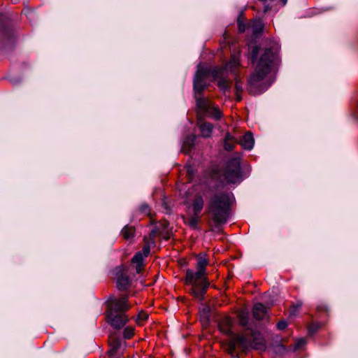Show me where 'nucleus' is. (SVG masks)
Wrapping results in <instances>:
<instances>
[{"mask_svg":"<svg viewBox=\"0 0 358 358\" xmlns=\"http://www.w3.org/2000/svg\"><path fill=\"white\" fill-rule=\"evenodd\" d=\"M3 17L2 15H0V20Z\"/></svg>","mask_w":358,"mask_h":358,"instance_id":"nucleus-36","label":"nucleus"},{"mask_svg":"<svg viewBox=\"0 0 358 358\" xmlns=\"http://www.w3.org/2000/svg\"><path fill=\"white\" fill-rule=\"evenodd\" d=\"M203 199L201 196L197 195L188 206L187 215L182 216L185 224L192 229H196L200 221V213L203 208Z\"/></svg>","mask_w":358,"mask_h":358,"instance_id":"nucleus-8","label":"nucleus"},{"mask_svg":"<svg viewBox=\"0 0 358 358\" xmlns=\"http://www.w3.org/2000/svg\"><path fill=\"white\" fill-rule=\"evenodd\" d=\"M195 140V135H190L187 136L183 141L182 151L185 154L189 153L192 149L194 148Z\"/></svg>","mask_w":358,"mask_h":358,"instance_id":"nucleus-16","label":"nucleus"},{"mask_svg":"<svg viewBox=\"0 0 358 358\" xmlns=\"http://www.w3.org/2000/svg\"><path fill=\"white\" fill-rule=\"evenodd\" d=\"M121 235L125 240H131L134 237L135 228L132 226L126 225L121 231Z\"/></svg>","mask_w":358,"mask_h":358,"instance_id":"nucleus-22","label":"nucleus"},{"mask_svg":"<svg viewBox=\"0 0 358 358\" xmlns=\"http://www.w3.org/2000/svg\"><path fill=\"white\" fill-rule=\"evenodd\" d=\"M240 52L237 51L231 55L230 60L227 63V67L229 68V71L234 77L235 80V89L236 92L243 91V86L241 83V78L238 76V69L240 67Z\"/></svg>","mask_w":358,"mask_h":358,"instance_id":"nucleus-9","label":"nucleus"},{"mask_svg":"<svg viewBox=\"0 0 358 358\" xmlns=\"http://www.w3.org/2000/svg\"><path fill=\"white\" fill-rule=\"evenodd\" d=\"M252 314L256 320H264L268 317L267 308L261 303H256L253 307Z\"/></svg>","mask_w":358,"mask_h":358,"instance_id":"nucleus-12","label":"nucleus"},{"mask_svg":"<svg viewBox=\"0 0 358 358\" xmlns=\"http://www.w3.org/2000/svg\"><path fill=\"white\" fill-rule=\"evenodd\" d=\"M219 329L224 334L229 335L231 333V320L229 317H224L219 322Z\"/></svg>","mask_w":358,"mask_h":358,"instance_id":"nucleus-14","label":"nucleus"},{"mask_svg":"<svg viewBox=\"0 0 358 358\" xmlns=\"http://www.w3.org/2000/svg\"><path fill=\"white\" fill-rule=\"evenodd\" d=\"M322 326V324L317 322L311 323L308 328V334H314Z\"/></svg>","mask_w":358,"mask_h":358,"instance_id":"nucleus-24","label":"nucleus"},{"mask_svg":"<svg viewBox=\"0 0 358 358\" xmlns=\"http://www.w3.org/2000/svg\"><path fill=\"white\" fill-rule=\"evenodd\" d=\"M129 295L110 296L106 302V317L108 322L115 329L122 328L129 321L127 312L131 308L129 303Z\"/></svg>","mask_w":358,"mask_h":358,"instance_id":"nucleus-4","label":"nucleus"},{"mask_svg":"<svg viewBox=\"0 0 358 358\" xmlns=\"http://www.w3.org/2000/svg\"><path fill=\"white\" fill-rule=\"evenodd\" d=\"M223 69H218L217 67L208 69L199 65L194 78V96L198 111L201 115L215 120H220L222 117V113L211 100L204 97L202 92L206 87V79L209 76L218 78L223 73Z\"/></svg>","mask_w":358,"mask_h":358,"instance_id":"nucleus-1","label":"nucleus"},{"mask_svg":"<svg viewBox=\"0 0 358 358\" xmlns=\"http://www.w3.org/2000/svg\"><path fill=\"white\" fill-rule=\"evenodd\" d=\"M306 344V340L304 338H300L296 339L294 341V343L290 346L292 348L293 351H296L303 346H305Z\"/></svg>","mask_w":358,"mask_h":358,"instance_id":"nucleus-23","label":"nucleus"},{"mask_svg":"<svg viewBox=\"0 0 358 358\" xmlns=\"http://www.w3.org/2000/svg\"><path fill=\"white\" fill-rule=\"evenodd\" d=\"M131 279L124 273L120 274L117 279V287L119 290H126L129 288Z\"/></svg>","mask_w":358,"mask_h":358,"instance_id":"nucleus-15","label":"nucleus"},{"mask_svg":"<svg viewBox=\"0 0 358 358\" xmlns=\"http://www.w3.org/2000/svg\"><path fill=\"white\" fill-rule=\"evenodd\" d=\"M302 304L301 303H298L296 305L293 306L290 310H289V315L290 316H295L300 308L301 307Z\"/></svg>","mask_w":358,"mask_h":358,"instance_id":"nucleus-29","label":"nucleus"},{"mask_svg":"<svg viewBox=\"0 0 358 358\" xmlns=\"http://www.w3.org/2000/svg\"><path fill=\"white\" fill-rule=\"evenodd\" d=\"M318 309L320 310H324V311H327V307L325 306H319L318 307Z\"/></svg>","mask_w":358,"mask_h":358,"instance_id":"nucleus-34","label":"nucleus"},{"mask_svg":"<svg viewBox=\"0 0 358 358\" xmlns=\"http://www.w3.org/2000/svg\"><path fill=\"white\" fill-rule=\"evenodd\" d=\"M134 335V329L132 327H127L123 331V336L125 339H130Z\"/></svg>","mask_w":358,"mask_h":358,"instance_id":"nucleus-25","label":"nucleus"},{"mask_svg":"<svg viewBox=\"0 0 358 358\" xmlns=\"http://www.w3.org/2000/svg\"><path fill=\"white\" fill-rule=\"evenodd\" d=\"M241 157L236 155L231 158L220 172V178L227 184H235L242 180Z\"/></svg>","mask_w":358,"mask_h":358,"instance_id":"nucleus-7","label":"nucleus"},{"mask_svg":"<svg viewBox=\"0 0 358 358\" xmlns=\"http://www.w3.org/2000/svg\"><path fill=\"white\" fill-rule=\"evenodd\" d=\"M138 210L141 214L149 215L150 214V209L148 204L142 203L139 208Z\"/></svg>","mask_w":358,"mask_h":358,"instance_id":"nucleus-28","label":"nucleus"},{"mask_svg":"<svg viewBox=\"0 0 358 358\" xmlns=\"http://www.w3.org/2000/svg\"><path fill=\"white\" fill-rule=\"evenodd\" d=\"M233 194L218 192L210 199L208 211L215 224L225 223L229 217Z\"/></svg>","mask_w":358,"mask_h":358,"instance_id":"nucleus-5","label":"nucleus"},{"mask_svg":"<svg viewBox=\"0 0 358 358\" xmlns=\"http://www.w3.org/2000/svg\"><path fill=\"white\" fill-rule=\"evenodd\" d=\"M249 27L252 29L253 35L257 36L262 32L264 24L261 20L255 19L251 21Z\"/></svg>","mask_w":358,"mask_h":358,"instance_id":"nucleus-19","label":"nucleus"},{"mask_svg":"<svg viewBox=\"0 0 358 358\" xmlns=\"http://www.w3.org/2000/svg\"><path fill=\"white\" fill-rule=\"evenodd\" d=\"M199 128L201 136L204 138H208L211 136L213 125L210 122H203L200 124Z\"/></svg>","mask_w":358,"mask_h":358,"instance_id":"nucleus-21","label":"nucleus"},{"mask_svg":"<svg viewBox=\"0 0 358 358\" xmlns=\"http://www.w3.org/2000/svg\"><path fill=\"white\" fill-rule=\"evenodd\" d=\"M148 317V315L147 313L141 311L138 315V317L136 319V322L138 324L141 325L142 323L145 321Z\"/></svg>","mask_w":358,"mask_h":358,"instance_id":"nucleus-27","label":"nucleus"},{"mask_svg":"<svg viewBox=\"0 0 358 358\" xmlns=\"http://www.w3.org/2000/svg\"><path fill=\"white\" fill-rule=\"evenodd\" d=\"M145 242L143 247L142 251L138 252L132 258V263L136 264V271L137 273H140L143 269V259L144 257L148 256L150 252V245L149 241H147V238H144Z\"/></svg>","mask_w":358,"mask_h":358,"instance_id":"nucleus-10","label":"nucleus"},{"mask_svg":"<svg viewBox=\"0 0 358 358\" xmlns=\"http://www.w3.org/2000/svg\"><path fill=\"white\" fill-rule=\"evenodd\" d=\"M277 49L273 46L262 50L257 45L252 46L248 53V59L252 64H255L254 72L248 79V85L250 87L262 91V82L270 73L271 65L276 58Z\"/></svg>","mask_w":358,"mask_h":358,"instance_id":"nucleus-2","label":"nucleus"},{"mask_svg":"<svg viewBox=\"0 0 358 358\" xmlns=\"http://www.w3.org/2000/svg\"><path fill=\"white\" fill-rule=\"evenodd\" d=\"M271 7L269 6L268 5H265L264 8V13L268 12V10H271Z\"/></svg>","mask_w":358,"mask_h":358,"instance_id":"nucleus-33","label":"nucleus"},{"mask_svg":"<svg viewBox=\"0 0 358 358\" xmlns=\"http://www.w3.org/2000/svg\"><path fill=\"white\" fill-rule=\"evenodd\" d=\"M199 317L203 324H208L210 318V308L207 305H203L199 310Z\"/></svg>","mask_w":358,"mask_h":358,"instance_id":"nucleus-20","label":"nucleus"},{"mask_svg":"<svg viewBox=\"0 0 358 358\" xmlns=\"http://www.w3.org/2000/svg\"><path fill=\"white\" fill-rule=\"evenodd\" d=\"M238 143V140L230 133H227L224 139V148L227 151L231 150L235 145Z\"/></svg>","mask_w":358,"mask_h":358,"instance_id":"nucleus-17","label":"nucleus"},{"mask_svg":"<svg viewBox=\"0 0 358 358\" xmlns=\"http://www.w3.org/2000/svg\"><path fill=\"white\" fill-rule=\"evenodd\" d=\"M280 1H281V3H282V6H285V5L287 3V0H280Z\"/></svg>","mask_w":358,"mask_h":358,"instance_id":"nucleus-35","label":"nucleus"},{"mask_svg":"<svg viewBox=\"0 0 358 358\" xmlns=\"http://www.w3.org/2000/svg\"><path fill=\"white\" fill-rule=\"evenodd\" d=\"M240 324L243 327H247L249 322V316L248 313H240L238 315Z\"/></svg>","mask_w":358,"mask_h":358,"instance_id":"nucleus-26","label":"nucleus"},{"mask_svg":"<svg viewBox=\"0 0 358 358\" xmlns=\"http://www.w3.org/2000/svg\"><path fill=\"white\" fill-rule=\"evenodd\" d=\"M237 23H238V31L241 33L244 32L245 31L246 26H245V23L243 22V21L241 20L240 17H238Z\"/></svg>","mask_w":358,"mask_h":358,"instance_id":"nucleus-30","label":"nucleus"},{"mask_svg":"<svg viewBox=\"0 0 358 358\" xmlns=\"http://www.w3.org/2000/svg\"><path fill=\"white\" fill-rule=\"evenodd\" d=\"M6 36L8 38V40L13 41V40L14 38V35L13 33H10V31H6Z\"/></svg>","mask_w":358,"mask_h":358,"instance_id":"nucleus-32","label":"nucleus"},{"mask_svg":"<svg viewBox=\"0 0 358 358\" xmlns=\"http://www.w3.org/2000/svg\"><path fill=\"white\" fill-rule=\"evenodd\" d=\"M287 326V324L285 321H280L279 322H278L277 324V328L279 329V330H283L285 329Z\"/></svg>","mask_w":358,"mask_h":358,"instance_id":"nucleus-31","label":"nucleus"},{"mask_svg":"<svg viewBox=\"0 0 358 358\" xmlns=\"http://www.w3.org/2000/svg\"><path fill=\"white\" fill-rule=\"evenodd\" d=\"M217 68L224 69L223 73L217 78H220L217 83L218 87L221 90L224 92L228 91L231 87V81L227 78H224V76L226 72L229 71V68L227 67V64L223 67Z\"/></svg>","mask_w":358,"mask_h":358,"instance_id":"nucleus-13","label":"nucleus"},{"mask_svg":"<svg viewBox=\"0 0 358 358\" xmlns=\"http://www.w3.org/2000/svg\"><path fill=\"white\" fill-rule=\"evenodd\" d=\"M240 144L247 150H251L254 145V138L251 132H247L240 141Z\"/></svg>","mask_w":358,"mask_h":358,"instance_id":"nucleus-18","label":"nucleus"},{"mask_svg":"<svg viewBox=\"0 0 358 358\" xmlns=\"http://www.w3.org/2000/svg\"><path fill=\"white\" fill-rule=\"evenodd\" d=\"M208 259L206 253L196 256V271L187 270L185 275V284L191 285L189 293L196 299L202 301L206 293L209 282L206 276V267Z\"/></svg>","mask_w":358,"mask_h":358,"instance_id":"nucleus-3","label":"nucleus"},{"mask_svg":"<svg viewBox=\"0 0 358 358\" xmlns=\"http://www.w3.org/2000/svg\"><path fill=\"white\" fill-rule=\"evenodd\" d=\"M110 348L108 350L110 358H121L122 350L121 349V341L116 337L111 336L109 338Z\"/></svg>","mask_w":358,"mask_h":358,"instance_id":"nucleus-11","label":"nucleus"},{"mask_svg":"<svg viewBox=\"0 0 358 358\" xmlns=\"http://www.w3.org/2000/svg\"><path fill=\"white\" fill-rule=\"evenodd\" d=\"M262 349L264 348V343L259 334L254 332L250 336L247 334L231 335L227 345L226 350L234 358L238 357L239 352H244L249 348Z\"/></svg>","mask_w":358,"mask_h":358,"instance_id":"nucleus-6","label":"nucleus"}]
</instances>
